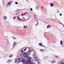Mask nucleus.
Listing matches in <instances>:
<instances>
[{
  "mask_svg": "<svg viewBox=\"0 0 64 64\" xmlns=\"http://www.w3.org/2000/svg\"><path fill=\"white\" fill-rule=\"evenodd\" d=\"M25 14H28V13L27 12H26L25 13Z\"/></svg>",
  "mask_w": 64,
  "mask_h": 64,
  "instance_id": "2f4dec72",
  "label": "nucleus"
},
{
  "mask_svg": "<svg viewBox=\"0 0 64 64\" xmlns=\"http://www.w3.org/2000/svg\"><path fill=\"white\" fill-rule=\"evenodd\" d=\"M13 38L14 39H16V38L13 37Z\"/></svg>",
  "mask_w": 64,
  "mask_h": 64,
  "instance_id": "393cba45",
  "label": "nucleus"
},
{
  "mask_svg": "<svg viewBox=\"0 0 64 64\" xmlns=\"http://www.w3.org/2000/svg\"><path fill=\"white\" fill-rule=\"evenodd\" d=\"M10 61H11V60H8L7 61V62H10Z\"/></svg>",
  "mask_w": 64,
  "mask_h": 64,
  "instance_id": "aec40b11",
  "label": "nucleus"
},
{
  "mask_svg": "<svg viewBox=\"0 0 64 64\" xmlns=\"http://www.w3.org/2000/svg\"><path fill=\"white\" fill-rule=\"evenodd\" d=\"M56 62L55 60H53L52 62V63H55Z\"/></svg>",
  "mask_w": 64,
  "mask_h": 64,
  "instance_id": "f3484780",
  "label": "nucleus"
},
{
  "mask_svg": "<svg viewBox=\"0 0 64 64\" xmlns=\"http://www.w3.org/2000/svg\"><path fill=\"white\" fill-rule=\"evenodd\" d=\"M34 59L36 61H37V57H35Z\"/></svg>",
  "mask_w": 64,
  "mask_h": 64,
  "instance_id": "4468645a",
  "label": "nucleus"
},
{
  "mask_svg": "<svg viewBox=\"0 0 64 64\" xmlns=\"http://www.w3.org/2000/svg\"><path fill=\"white\" fill-rule=\"evenodd\" d=\"M15 4H18V2H16Z\"/></svg>",
  "mask_w": 64,
  "mask_h": 64,
  "instance_id": "bb28decb",
  "label": "nucleus"
},
{
  "mask_svg": "<svg viewBox=\"0 0 64 64\" xmlns=\"http://www.w3.org/2000/svg\"><path fill=\"white\" fill-rule=\"evenodd\" d=\"M39 46H42V47H45V46L42 45L41 43L39 44Z\"/></svg>",
  "mask_w": 64,
  "mask_h": 64,
  "instance_id": "f03ea898",
  "label": "nucleus"
},
{
  "mask_svg": "<svg viewBox=\"0 0 64 64\" xmlns=\"http://www.w3.org/2000/svg\"><path fill=\"white\" fill-rule=\"evenodd\" d=\"M62 41H61L60 42V44L61 45H62Z\"/></svg>",
  "mask_w": 64,
  "mask_h": 64,
  "instance_id": "a211bd4d",
  "label": "nucleus"
},
{
  "mask_svg": "<svg viewBox=\"0 0 64 64\" xmlns=\"http://www.w3.org/2000/svg\"><path fill=\"white\" fill-rule=\"evenodd\" d=\"M16 42H14V44L13 45V46L14 47L15 46V45H16Z\"/></svg>",
  "mask_w": 64,
  "mask_h": 64,
  "instance_id": "0eeeda50",
  "label": "nucleus"
},
{
  "mask_svg": "<svg viewBox=\"0 0 64 64\" xmlns=\"http://www.w3.org/2000/svg\"><path fill=\"white\" fill-rule=\"evenodd\" d=\"M27 59L28 60V61H32V59H31V58H30L29 57H28L27 58Z\"/></svg>",
  "mask_w": 64,
  "mask_h": 64,
  "instance_id": "7ed1b4c3",
  "label": "nucleus"
},
{
  "mask_svg": "<svg viewBox=\"0 0 64 64\" xmlns=\"http://www.w3.org/2000/svg\"><path fill=\"white\" fill-rule=\"evenodd\" d=\"M4 20H6L7 19V17L6 16H5L4 17Z\"/></svg>",
  "mask_w": 64,
  "mask_h": 64,
  "instance_id": "ddd939ff",
  "label": "nucleus"
},
{
  "mask_svg": "<svg viewBox=\"0 0 64 64\" xmlns=\"http://www.w3.org/2000/svg\"><path fill=\"white\" fill-rule=\"evenodd\" d=\"M43 51H44V50H42V49H40V51H42V52H43Z\"/></svg>",
  "mask_w": 64,
  "mask_h": 64,
  "instance_id": "412c9836",
  "label": "nucleus"
},
{
  "mask_svg": "<svg viewBox=\"0 0 64 64\" xmlns=\"http://www.w3.org/2000/svg\"><path fill=\"white\" fill-rule=\"evenodd\" d=\"M30 10H31V11H32L33 9H32V8H30Z\"/></svg>",
  "mask_w": 64,
  "mask_h": 64,
  "instance_id": "c756f323",
  "label": "nucleus"
},
{
  "mask_svg": "<svg viewBox=\"0 0 64 64\" xmlns=\"http://www.w3.org/2000/svg\"><path fill=\"white\" fill-rule=\"evenodd\" d=\"M28 56V55L27 54H26L25 55V56H24V57H27Z\"/></svg>",
  "mask_w": 64,
  "mask_h": 64,
  "instance_id": "2eb2a0df",
  "label": "nucleus"
},
{
  "mask_svg": "<svg viewBox=\"0 0 64 64\" xmlns=\"http://www.w3.org/2000/svg\"><path fill=\"white\" fill-rule=\"evenodd\" d=\"M60 16H62V14H60Z\"/></svg>",
  "mask_w": 64,
  "mask_h": 64,
  "instance_id": "7c9ffc66",
  "label": "nucleus"
},
{
  "mask_svg": "<svg viewBox=\"0 0 64 64\" xmlns=\"http://www.w3.org/2000/svg\"><path fill=\"white\" fill-rule=\"evenodd\" d=\"M26 1H27L28 0H26Z\"/></svg>",
  "mask_w": 64,
  "mask_h": 64,
  "instance_id": "c9c22d12",
  "label": "nucleus"
},
{
  "mask_svg": "<svg viewBox=\"0 0 64 64\" xmlns=\"http://www.w3.org/2000/svg\"><path fill=\"white\" fill-rule=\"evenodd\" d=\"M51 27V26H50L49 25H48L47 28H50Z\"/></svg>",
  "mask_w": 64,
  "mask_h": 64,
  "instance_id": "dca6fc26",
  "label": "nucleus"
},
{
  "mask_svg": "<svg viewBox=\"0 0 64 64\" xmlns=\"http://www.w3.org/2000/svg\"><path fill=\"white\" fill-rule=\"evenodd\" d=\"M16 17H14L13 18V19H15Z\"/></svg>",
  "mask_w": 64,
  "mask_h": 64,
  "instance_id": "c85d7f7f",
  "label": "nucleus"
},
{
  "mask_svg": "<svg viewBox=\"0 0 64 64\" xmlns=\"http://www.w3.org/2000/svg\"><path fill=\"white\" fill-rule=\"evenodd\" d=\"M29 63H31V61L29 60H27L26 62V64H29Z\"/></svg>",
  "mask_w": 64,
  "mask_h": 64,
  "instance_id": "20e7f679",
  "label": "nucleus"
},
{
  "mask_svg": "<svg viewBox=\"0 0 64 64\" xmlns=\"http://www.w3.org/2000/svg\"><path fill=\"white\" fill-rule=\"evenodd\" d=\"M54 5H53V4L52 3L50 4V6L52 7H53V6Z\"/></svg>",
  "mask_w": 64,
  "mask_h": 64,
  "instance_id": "1a4fd4ad",
  "label": "nucleus"
},
{
  "mask_svg": "<svg viewBox=\"0 0 64 64\" xmlns=\"http://www.w3.org/2000/svg\"><path fill=\"white\" fill-rule=\"evenodd\" d=\"M18 60H19V61H18V63H19V62H21V61H20V58H18Z\"/></svg>",
  "mask_w": 64,
  "mask_h": 64,
  "instance_id": "6e6552de",
  "label": "nucleus"
},
{
  "mask_svg": "<svg viewBox=\"0 0 64 64\" xmlns=\"http://www.w3.org/2000/svg\"><path fill=\"white\" fill-rule=\"evenodd\" d=\"M37 24L36 25V26H37Z\"/></svg>",
  "mask_w": 64,
  "mask_h": 64,
  "instance_id": "72a5a7b5",
  "label": "nucleus"
},
{
  "mask_svg": "<svg viewBox=\"0 0 64 64\" xmlns=\"http://www.w3.org/2000/svg\"><path fill=\"white\" fill-rule=\"evenodd\" d=\"M15 61L14 62H15V63H16V62H17V59H16L15 60Z\"/></svg>",
  "mask_w": 64,
  "mask_h": 64,
  "instance_id": "6ab92c4d",
  "label": "nucleus"
},
{
  "mask_svg": "<svg viewBox=\"0 0 64 64\" xmlns=\"http://www.w3.org/2000/svg\"><path fill=\"white\" fill-rule=\"evenodd\" d=\"M21 52L22 53H23L24 52L23 50H21Z\"/></svg>",
  "mask_w": 64,
  "mask_h": 64,
  "instance_id": "5701e85b",
  "label": "nucleus"
},
{
  "mask_svg": "<svg viewBox=\"0 0 64 64\" xmlns=\"http://www.w3.org/2000/svg\"><path fill=\"white\" fill-rule=\"evenodd\" d=\"M12 2H8V3L7 6H10V5H11V4H12Z\"/></svg>",
  "mask_w": 64,
  "mask_h": 64,
  "instance_id": "f257e3e1",
  "label": "nucleus"
},
{
  "mask_svg": "<svg viewBox=\"0 0 64 64\" xmlns=\"http://www.w3.org/2000/svg\"><path fill=\"white\" fill-rule=\"evenodd\" d=\"M26 54H23V56H24V57H25V56Z\"/></svg>",
  "mask_w": 64,
  "mask_h": 64,
  "instance_id": "4be33fe9",
  "label": "nucleus"
},
{
  "mask_svg": "<svg viewBox=\"0 0 64 64\" xmlns=\"http://www.w3.org/2000/svg\"><path fill=\"white\" fill-rule=\"evenodd\" d=\"M10 57V58H11V57H12V56H13V55L10 54L9 56Z\"/></svg>",
  "mask_w": 64,
  "mask_h": 64,
  "instance_id": "f8f14e48",
  "label": "nucleus"
},
{
  "mask_svg": "<svg viewBox=\"0 0 64 64\" xmlns=\"http://www.w3.org/2000/svg\"><path fill=\"white\" fill-rule=\"evenodd\" d=\"M17 19L18 20H21V19H20V18L19 17H18Z\"/></svg>",
  "mask_w": 64,
  "mask_h": 64,
  "instance_id": "9b49d317",
  "label": "nucleus"
},
{
  "mask_svg": "<svg viewBox=\"0 0 64 64\" xmlns=\"http://www.w3.org/2000/svg\"><path fill=\"white\" fill-rule=\"evenodd\" d=\"M33 56H34V55H33Z\"/></svg>",
  "mask_w": 64,
  "mask_h": 64,
  "instance_id": "e433bc0d",
  "label": "nucleus"
},
{
  "mask_svg": "<svg viewBox=\"0 0 64 64\" xmlns=\"http://www.w3.org/2000/svg\"><path fill=\"white\" fill-rule=\"evenodd\" d=\"M24 28H27V27L26 26H24Z\"/></svg>",
  "mask_w": 64,
  "mask_h": 64,
  "instance_id": "a878e982",
  "label": "nucleus"
},
{
  "mask_svg": "<svg viewBox=\"0 0 64 64\" xmlns=\"http://www.w3.org/2000/svg\"><path fill=\"white\" fill-rule=\"evenodd\" d=\"M30 64H32V63L30 62Z\"/></svg>",
  "mask_w": 64,
  "mask_h": 64,
  "instance_id": "473e14b6",
  "label": "nucleus"
},
{
  "mask_svg": "<svg viewBox=\"0 0 64 64\" xmlns=\"http://www.w3.org/2000/svg\"><path fill=\"white\" fill-rule=\"evenodd\" d=\"M21 61L23 63H25V61H24V60L23 59H22V60Z\"/></svg>",
  "mask_w": 64,
  "mask_h": 64,
  "instance_id": "423d86ee",
  "label": "nucleus"
},
{
  "mask_svg": "<svg viewBox=\"0 0 64 64\" xmlns=\"http://www.w3.org/2000/svg\"><path fill=\"white\" fill-rule=\"evenodd\" d=\"M26 48H25V49L24 50V51H25L26 50Z\"/></svg>",
  "mask_w": 64,
  "mask_h": 64,
  "instance_id": "b1692460",
  "label": "nucleus"
},
{
  "mask_svg": "<svg viewBox=\"0 0 64 64\" xmlns=\"http://www.w3.org/2000/svg\"><path fill=\"white\" fill-rule=\"evenodd\" d=\"M36 9H39V6H36Z\"/></svg>",
  "mask_w": 64,
  "mask_h": 64,
  "instance_id": "9d476101",
  "label": "nucleus"
},
{
  "mask_svg": "<svg viewBox=\"0 0 64 64\" xmlns=\"http://www.w3.org/2000/svg\"><path fill=\"white\" fill-rule=\"evenodd\" d=\"M34 17L35 19H37V17L36 16V15L34 14Z\"/></svg>",
  "mask_w": 64,
  "mask_h": 64,
  "instance_id": "39448f33",
  "label": "nucleus"
},
{
  "mask_svg": "<svg viewBox=\"0 0 64 64\" xmlns=\"http://www.w3.org/2000/svg\"><path fill=\"white\" fill-rule=\"evenodd\" d=\"M18 13H19L18 12H17L16 14V15H17V14H18Z\"/></svg>",
  "mask_w": 64,
  "mask_h": 64,
  "instance_id": "cd10ccee",
  "label": "nucleus"
},
{
  "mask_svg": "<svg viewBox=\"0 0 64 64\" xmlns=\"http://www.w3.org/2000/svg\"><path fill=\"white\" fill-rule=\"evenodd\" d=\"M16 17H17V16H15V17H16Z\"/></svg>",
  "mask_w": 64,
  "mask_h": 64,
  "instance_id": "f704fd0d",
  "label": "nucleus"
}]
</instances>
